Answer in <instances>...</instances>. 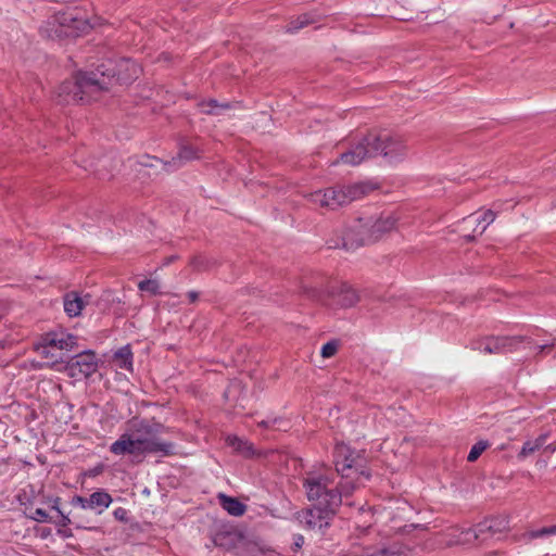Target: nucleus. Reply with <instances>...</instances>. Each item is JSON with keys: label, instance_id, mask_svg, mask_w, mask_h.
I'll use <instances>...</instances> for the list:
<instances>
[{"label": "nucleus", "instance_id": "1", "mask_svg": "<svg viewBox=\"0 0 556 556\" xmlns=\"http://www.w3.org/2000/svg\"><path fill=\"white\" fill-rule=\"evenodd\" d=\"M141 67L131 59L109 60L96 71L79 73L73 80L64 81L59 96L65 102H90L98 100L102 91L114 84L128 85L139 77Z\"/></svg>", "mask_w": 556, "mask_h": 556}, {"label": "nucleus", "instance_id": "2", "mask_svg": "<svg viewBox=\"0 0 556 556\" xmlns=\"http://www.w3.org/2000/svg\"><path fill=\"white\" fill-rule=\"evenodd\" d=\"M333 462L341 481L334 485L327 475L311 476L304 480V488L308 501L317 505L328 506L332 495L339 497V506L342 497L349 496L361 484L362 480H369L370 473L362 469L363 459L344 443L336 444L333 448Z\"/></svg>", "mask_w": 556, "mask_h": 556}, {"label": "nucleus", "instance_id": "3", "mask_svg": "<svg viewBox=\"0 0 556 556\" xmlns=\"http://www.w3.org/2000/svg\"><path fill=\"white\" fill-rule=\"evenodd\" d=\"M165 430V426L154 419L131 418L126 422L124 432L110 445L109 450L115 456L139 457L147 454L172 456L176 453V445L160 437Z\"/></svg>", "mask_w": 556, "mask_h": 556}, {"label": "nucleus", "instance_id": "4", "mask_svg": "<svg viewBox=\"0 0 556 556\" xmlns=\"http://www.w3.org/2000/svg\"><path fill=\"white\" fill-rule=\"evenodd\" d=\"M399 219V214L393 211H383L377 216L359 217L345 230L342 237V248L353 251L375 242L384 233L393 230Z\"/></svg>", "mask_w": 556, "mask_h": 556}, {"label": "nucleus", "instance_id": "5", "mask_svg": "<svg viewBox=\"0 0 556 556\" xmlns=\"http://www.w3.org/2000/svg\"><path fill=\"white\" fill-rule=\"evenodd\" d=\"M369 190L367 184L358 182L349 186L328 188L312 192L309 201L320 207L336 210L342 205L349 204L365 195Z\"/></svg>", "mask_w": 556, "mask_h": 556}, {"label": "nucleus", "instance_id": "6", "mask_svg": "<svg viewBox=\"0 0 556 556\" xmlns=\"http://www.w3.org/2000/svg\"><path fill=\"white\" fill-rule=\"evenodd\" d=\"M339 508V497L336 495L330 496L328 506L313 505L299 513V520L305 528L315 530L329 527L337 509Z\"/></svg>", "mask_w": 556, "mask_h": 556}, {"label": "nucleus", "instance_id": "7", "mask_svg": "<svg viewBox=\"0 0 556 556\" xmlns=\"http://www.w3.org/2000/svg\"><path fill=\"white\" fill-rule=\"evenodd\" d=\"M372 148H377V155H382L389 162L402 161L407 153V147L402 137L387 131H370Z\"/></svg>", "mask_w": 556, "mask_h": 556}, {"label": "nucleus", "instance_id": "8", "mask_svg": "<svg viewBox=\"0 0 556 556\" xmlns=\"http://www.w3.org/2000/svg\"><path fill=\"white\" fill-rule=\"evenodd\" d=\"M506 521L500 518H490L479 522L473 528L462 530L455 543L457 544H471L475 542H485L488 539L493 538L495 534L506 529Z\"/></svg>", "mask_w": 556, "mask_h": 556}, {"label": "nucleus", "instance_id": "9", "mask_svg": "<svg viewBox=\"0 0 556 556\" xmlns=\"http://www.w3.org/2000/svg\"><path fill=\"white\" fill-rule=\"evenodd\" d=\"M53 20L59 24V28L54 29L58 36H79L91 27L89 22L75 10L59 12Z\"/></svg>", "mask_w": 556, "mask_h": 556}, {"label": "nucleus", "instance_id": "10", "mask_svg": "<svg viewBox=\"0 0 556 556\" xmlns=\"http://www.w3.org/2000/svg\"><path fill=\"white\" fill-rule=\"evenodd\" d=\"M372 144L370 132H368L351 144L346 152L341 153L340 159L333 162L332 165H336L339 162L350 166L359 165L366 159L377 155V148H372Z\"/></svg>", "mask_w": 556, "mask_h": 556}, {"label": "nucleus", "instance_id": "11", "mask_svg": "<svg viewBox=\"0 0 556 556\" xmlns=\"http://www.w3.org/2000/svg\"><path fill=\"white\" fill-rule=\"evenodd\" d=\"M98 369V358L94 352L85 351L72 357L66 366L67 375L76 380H81L93 375Z\"/></svg>", "mask_w": 556, "mask_h": 556}, {"label": "nucleus", "instance_id": "12", "mask_svg": "<svg viewBox=\"0 0 556 556\" xmlns=\"http://www.w3.org/2000/svg\"><path fill=\"white\" fill-rule=\"evenodd\" d=\"M523 341L522 337H486L471 343V349L484 354L511 352Z\"/></svg>", "mask_w": 556, "mask_h": 556}, {"label": "nucleus", "instance_id": "13", "mask_svg": "<svg viewBox=\"0 0 556 556\" xmlns=\"http://www.w3.org/2000/svg\"><path fill=\"white\" fill-rule=\"evenodd\" d=\"M309 292L312 293V298H316L325 305H336L342 308L351 307L355 305L359 300L356 290L345 282H342L337 287H332L328 294V298L331 300V303H329L326 299H323L318 291H316L315 289L311 290Z\"/></svg>", "mask_w": 556, "mask_h": 556}, {"label": "nucleus", "instance_id": "14", "mask_svg": "<svg viewBox=\"0 0 556 556\" xmlns=\"http://www.w3.org/2000/svg\"><path fill=\"white\" fill-rule=\"evenodd\" d=\"M43 337L45 342H48L50 346H53L62 355L65 352L72 351L77 344V337L63 329L50 331Z\"/></svg>", "mask_w": 556, "mask_h": 556}, {"label": "nucleus", "instance_id": "15", "mask_svg": "<svg viewBox=\"0 0 556 556\" xmlns=\"http://www.w3.org/2000/svg\"><path fill=\"white\" fill-rule=\"evenodd\" d=\"M200 156L199 150L192 146H181L177 156L173 157L170 162L165 163L168 169H176L182 166L186 162L195 160Z\"/></svg>", "mask_w": 556, "mask_h": 556}, {"label": "nucleus", "instance_id": "16", "mask_svg": "<svg viewBox=\"0 0 556 556\" xmlns=\"http://www.w3.org/2000/svg\"><path fill=\"white\" fill-rule=\"evenodd\" d=\"M36 351L42 358L47 359L46 364L48 366L63 362L62 353H59V351L50 346L48 342H45V337H42L41 342L37 345Z\"/></svg>", "mask_w": 556, "mask_h": 556}, {"label": "nucleus", "instance_id": "17", "mask_svg": "<svg viewBox=\"0 0 556 556\" xmlns=\"http://www.w3.org/2000/svg\"><path fill=\"white\" fill-rule=\"evenodd\" d=\"M222 507L231 516L240 517L245 513V505L236 497L226 494L218 495Z\"/></svg>", "mask_w": 556, "mask_h": 556}, {"label": "nucleus", "instance_id": "18", "mask_svg": "<svg viewBox=\"0 0 556 556\" xmlns=\"http://www.w3.org/2000/svg\"><path fill=\"white\" fill-rule=\"evenodd\" d=\"M494 219L495 213L492 210H488L478 216H469L468 218L465 219V223L476 224L473 231L477 232L478 235H482L485 231L486 227L494 222Z\"/></svg>", "mask_w": 556, "mask_h": 556}, {"label": "nucleus", "instance_id": "19", "mask_svg": "<svg viewBox=\"0 0 556 556\" xmlns=\"http://www.w3.org/2000/svg\"><path fill=\"white\" fill-rule=\"evenodd\" d=\"M89 502L91 509L100 515L111 505L113 498L106 491L100 490L89 496Z\"/></svg>", "mask_w": 556, "mask_h": 556}, {"label": "nucleus", "instance_id": "20", "mask_svg": "<svg viewBox=\"0 0 556 556\" xmlns=\"http://www.w3.org/2000/svg\"><path fill=\"white\" fill-rule=\"evenodd\" d=\"M224 396L228 402H235V406L239 405L242 408H244L243 401L245 396L243 394V387L241 381H231L228 388L226 389Z\"/></svg>", "mask_w": 556, "mask_h": 556}, {"label": "nucleus", "instance_id": "21", "mask_svg": "<svg viewBox=\"0 0 556 556\" xmlns=\"http://www.w3.org/2000/svg\"><path fill=\"white\" fill-rule=\"evenodd\" d=\"M113 361L118 368L132 371V352L130 346L127 344L119 348L114 353Z\"/></svg>", "mask_w": 556, "mask_h": 556}, {"label": "nucleus", "instance_id": "22", "mask_svg": "<svg viewBox=\"0 0 556 556\" xmlns=\"http://www.w3.org/2000/svg\"><path fill=\"white\" fill-rule=\"evenodd\" d=\"M84 307L83 299L75 292H70L64 296V311L70 317H76Z\"/></svg>", "mask_w": 556, "mask_h": 556}, {"label": "nucleus", "instance_id": "23", "mask_svg": "<svg viewBox=\"0 0 556 556\" xmlns=\"http://www.w3.org/2000/svg\"><path fill=\"white\" fill-rule=\"evenodd\" d=\"M226 442L233 451L244 456H251L254 453L253 445L237 435H228Z\"/></svg>", "mask_w": 556, "mask_h": 556}, {"label": "nucleus", "instance_id": "24", "mask_svg": "<svg viewBox=\"0 0 556 556\" xmlns=\"http://www.w3.org/2000/svg\"><path fill=\"white\" fill-rule=\"evenodd\" d=\"M547 434H541L535 440H529L523 443L521 451L518 454L519 458H526L530 454L540 450L546 442Z\"/></svg>", "mask_w": 556, "mask_h": 556}, {"label": "nucleus", "instance_id": "25", "mask_svg": "<svg viewBox=\"0 0 556 556\" xmlns=\"http://www.w3.org/2000/svg\"><path fill=\"white\" fill-rule=\"evenodd\" d=\"M489 446L490 443L486 440H480L476 442L468 453L467 460L470 463L476 462Z\"/></svg>", "mask_w": 556, "mask_h": 556}, {"label": "nucleus", "instance_id": "26", "mask_svg": "<svg viewBox=\"0 0 556 556\" xmlns=\"http://www.w3.org/2000/svg\"><path fill=\"white\" fill-rule=\"evenodd\" d=\"M313 23V20L309 17L308 14H303L296 17V20L291 21L287 26L288 33H295L299 29L309 25Z\"/></svg>", "mask_w": 556, "mask_h": 556}, {"label": "nucleus", "instance_id": "27", "mask_svg": "<svg viewBox=\"0 0 556 556\" xmlns=\"http://www.w3.org/2000/svg\"><path fill=\"white\" fill-rule=\"evenodd\" d=\"M138 288L142 292H148L151 295H156L160 293L159 282L154 279H146L138 283Z\"/></svg>", "mask_w": 556, "mask_h": 556}, {"label": "nucleus", "instance_id": "28", "mask_svg": "<svg viewBox=\"0 0 556 556\" xmlns=\"http://www.w3.org/2000/svg\"><path fill=\"white\" fill-rule=\"evenodd\" d=\"M555 534H556V525L555 526H551V527H544V528L539 529V530H531V531L526 533V536L529 540H533V539H539V538H543V536H546V535H555Z\"/></svg>", "mask_w": 556, "mask_h": 556}, {"label": "nucleus", "instance_id": "29", "mask_svg": "<svg viewBox=\"0 0 556 556\" xmlns=\"http://www.w3.org/2000/svg\"><path fill=\"white\" fill-rule=\"evenodd\" d=\"M191 265L197 270H206L212 266V262H211V260H208L207 257H205L203 255H198V256L193 257Z\"/></svg>", "mask_w": 556, "mask_h": 556}, {"label": "nucleus", "instance_id": "30", "mask_svg": "<svg viewBox=\"0 0 556 556\" xmlns=\"http://www.w3.org/2000/svg\"><path fill=\"white\" fill-rule=\"evenodd\" d=\"M227 104L219 105L215 100H210L208 102L201 104V111L205 114H217L218 109H226Z\"/></svg>", "mask_w": 556, "mask_h": 556}, {"label": "nucleus", "instance_id": "31", "mask_svg": "<svg viewBox=\"0 0 556 556\" xmlns=\"http://www.w3.org/2000/svg\"><path fill=\"white\" fill-rule=\"evenodd\" d=\"M338 344L334 341L327 342L321 348V356L325 358L331 357L336 354Z\"/></svg>", "mask_w": 556, "mask_h": 556}, {"label": "nucleus", "instance_id": "32", "mask_svg": "<svg viewBox=\"0 0 556 556\" xmlns=\"http://www.w3.org/2000/svg\"><path fill=\"white\" fill-rule=\"evenodd\" d=\"M72 505L78 506L81 509H91L89 497H83V496L76 495L72 500Z\"/></svg>", "mask_w": 556, "mask_h": 556}, {"label": "nucleus", "instance_id": "33", "mask_svg": "<svg viewBox=\"0 0 556 556\" xmlns=\"http://www.w3.org/2000/svg\"><path fill=\"white\" fill-rule=\"evenodd\" d=\"M31 518L39 522H47L49 521V515L48 513L42 508H36L33 511Z\"/></svg>", "mask_w": 556, "mask_h": 556}, {"label": "nucleus", "instance_id": "34", "mask_svg": "<svg viewBox=\"0 0 556 556\" xmlns=\"http://www.w3.org/2000/svg\"><path fill=\"white\" fill-rule=\"evenodd\" d=\"M113 516L116 520L126 522L128 520V510L124 507H117L114 509Z\"/></svg>", "mask_w": 556, "mask_h": 556}, {"label": "nucleus", "instance_id": "35", "mask_svg": "<svg viewBox=\"0 0 556 556\" xmlns=\"http://www.w3.org/2000/svg\"><path fill=\"white\" fill-rule=\"evenodd\" d=\"M282 419L280 418H267V419H264L262 421L258 422V426L263 427V428H273L277 425H280L282 424Z\"/></svg>", "mask_w": 556, "mask_h": 556}, {"label": "nucleus", "instance_id": "36", "mask_svg": "<svg viewBox=\"0 0 556 556\" xmlns=\"http://www.w3.org/2000/svg\"><path fill=\"white\" fill-rule=\"evenodd\" d=\"M390 555H391V552L389 551V548L381 547V548H378V549L374 551L372 553L368 554L367 556H390Z\"/></svg>", "mask_w": 556, "mask_h": 556}, {"label": "nucleus", "instance_id": "37", "mask_svg": "<svg viewBox=\"0 0 556 556\" xmlns=\"http://www.w3.org/2000/svg\"><path fill=\"white\" fill-rule=\"evenodd\" d=\"M50 534H51V529H49V528H43L39 532V536L41 539H47Z\"/></svg>", "mask_w": 556, "mask_h": 556}, {"label": "nucleus", "instance_id": "38", "mask_svg": "<svg viewBox=\"0 0 556 556\" xmlns=\"http://www.w3.org/2000/svg\"><path fill=\"white\" fill-rule=\"evenodd\" d=\"M187 296H188V299H189V301H190V302H194V301H197V299H198L199 294H198V292H195V291H189V292L187 293Z\"/></svg>", "mask_w": 556, "mask_h": 556}, {"label": "nucleus", "instance_id": "39", "mask_svg": "<svg viewBox=\"0 0 556 556\" xmlns=\"http://www.w3.org/2000/svg\"><path fill=\"white\" fill-rule=\"evenodd\" d=\"M52 508H53V509H55L59 514H61V515H62V511H61V510H60V508H59V498H56V500L54 501V504H53Z\"/></svg>", "mask_w": 556, "mask_h": 556}, {"label": "nucleus", "instance_id": "40", "mask_svg": "<svg viewBox=\"0 0 556 556\" xmlns=\"http://www.w3.org/2000/svg\"><path fill=\"white\" fill-rule=\"evenodd\" d=\"M62 525L66 526L71 522L70 518L67 516L62 515Z\"/></svg>", "mask_w": 556, "mask_h": 556}, {"label": "nucleus", "instance_id": "41", "mask_svg": "<svg viewBox=\"0 0 556 556\" xmlns=\"http://www.w3.org/2000/svg\"><path fill=\"white\" fill-rule=\"evenodd\" d=\"M302 543H303V536H299V539L295 542V545L300 547L302 545Z\"/></svg>", "mask_w": 556, "mask_h": 556}, {"label": "nucleus", "instance_id": "42", "mask_svg": "<svg viewBox=\"0 0 556 556\" xmlns=\"http://www.w3.org/2000/svg\"><path fill=\"white\" fill-rule=\"evenodd\" d=\"M546 448L549 451V452H555V446H553L552 444H549L548 446H546Z\"/></svg>", "mask_w": 556, "mask_h": 556}, {"label": "nucleus", "instance_id": "43", "mask_svg": "<svg viewBox=\"0 0 556 556\" xmlns=\"http://www.w3.org/2000/svg\"><path fill=\"white\" fill-rule=\"evenodd\" d=\"M548 345H540L539 349L540 351H543L544 349H546Z\"/></svg>", "mask_w": 556, "mask_h": 556}]
</instances>
